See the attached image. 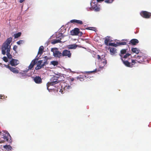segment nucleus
<instances>
[{
  "mask_svg": "<svg viewBox=\"0 0 151 151\" xmlns=\"http://www.w3.org/2000/svg\"><path fill=\"white\" fill-rule=\"evenodd\" d=\"M132 63H131V64L132 65V67H133V66L136 63H137V59H136L135 60H132V62H131Z\"/></svg>",
  "mask_w": 151,
  "mask_h": 151,
  "instance_id": "28",
  "label": "nucleus"
},
{
  "mask_svg": "<svg viewBox=\"0 0 151 151\" xmlns=\"http://www.w3.org/2000/svg\"><path fill=\"white\" fill-rule=\"evenodd\" d=\"M6 55L8 59H12V56L10 53V52H6Z\"/></svg>",
  "mask_w": 151,
  "mask_h": 151,
  "instance_id": "26",
  "label": "nucleus"
},
{
  "mask_svg": "<svg viewBox=\"0 0 151 151\" xmlns=\"http://www.w3.org/2000/svg\"><path fill=\"white\" fill-rule=\"evenodd\" d=\"M104 0H96V1L98 2H100V1H104Z\"/></svg>",
  "mask_w": 151,
  "mask_h": 151,
  "instance_id": "49",
  "label": "nucleus"
},
{
  "mask_svg": "<svg viewBox=\"0 0 151 151\" xmlns=\"http://www.w3.org/2000/svg\"><path fill=\"white\" fill-rule=\"evenodd\" d=\"M62 89H60V92H61L62 93H63L64 92H63V90H62Z\"/></svg>",
  "mask_w": 151,
  "mask_h": 151,
  "instance_id": "46",
  "label": "nucleus"
},
{
  "mask_svg": "<svg viewBox=\"0 0 151 151\" xmlns=\"http://www.w3.org/2000/svg\"><path fill=\"white\" fill-rule=\"evenodd\" d=\"M38 59H35L33 60L31 62L30 65L28 66V70H31L33 67L34 65L37 63V61Z\"/></svg>",
  "mask_w": 151,
  "mask_h": 151,
  "instance_id": "10",
  "label": "nucleus"
},
{
  "mask_svg": "<svg viewBox=\"0 0 151 151\" xmlns=\"http://www.w3.org/2000/svg\"><path fill=\"white\" fill-rule=\"evenodd\" d=\"M50 64L55 66L58 65V62L57 61H52L50 62Z\"/></svg>",
  "mask_w": 151,
  "mask_h": 151,
  "instance_id": "25",
  "label": "nucleus"
},
{
  "mask_svg": "<svg viewBox=\"0 0 151 151\" xmlns=\"http://www.w3.org/2000/svg\"><path fill=\"white\" fill-rule=\"evenodd\" d=\"M122 40L124 42H117V43L120 45H126L127 43V40Z\"/></svg>",
  "mask_w": 151,
  "mask_h": 151,
  "instance_id": "18",
  "label": "nucleus"
},
{
  "mask_svg": "<svg viewBox=\"0 0 151 151\" xmlns=\"http://www.w3.org/2000/svg\"><path fill=\"white\" fill-rule=\"evenodd\" d=\"M140 14L142 17L145 18H149L151 16V13L146 11H142Z\"/></svg>",
  "mask_w": 151,
  "mask_h": 151,
  "instance_id": "5",
  "label": "nucleus"
},
{
  "mask_svg": "<svg viewBox=\"0 0 151 151\" xmlns=\"http://www.w3.org/2000/svg\"><path fill=\"white\" fill-rule=\"evenodd\" d=\"M96 71V69H95L93 71H87L86 72V73L87 74H89L90 73H94Z\"/></svg>",
  "mask_w": 151,
  "mask_h": 151,
  "instance_id": "38",
  "label": "nucleus"
},
{
  "mask_svg": "<svg viewBox=\"0 0 151 151\" xmlns=\"http://www.w3.org/2000/svg\"><path fill=\"white\" fill-rule=\"evenodd\" d=\"M4 141H5L3 140L0 141V143H4Z\"/></svg>",
  "mask_w": 151,
  "mask_h": 151,
  "instance_id": "51",
  "label": "nucleus"
},
{
  "mask_svg": "<svg viewBox=\"0 0 151 151\" xmlns=\"http://www.w3.org/2000/svg\"><path fill=\"white\" fill-rule=\"evenodd\" d=\"M77 78H78V79H79V80L81 81H82V80H83V79L82 78H79V77H78Z\"/></svg>",
  "mask_w": 151,
  "mask_h": 151,
  "instance_id": "44",
  "label": "nucleus"
},
{
  "mask_svg": "<svg viewBox=\"0 0 151 151\" xmlns=\"http://www.w3.org/2000/svg\"><path fill=\"white\" fill-rule=\"evenodd\" d=\"M62 56L70 58L71 56V53L69 50H64L62 52Z\"/></svg>",
  "mask_w": 151,
  "mask_h": 151,
  "instance_id": "6",
  "label": "nucleus"
},
{
  "mask_svg": "<svg viewBox=\"0 0 151 151\" xmlns=\"http://www.w3.org/2000/svg\"><path fill=\"white\" fill-rule=\"evenodd\" d=\"M5 67L9 69L12 72L14 73L17 74L19 73V71L18 70L15 68L9 66V65H5Z\"/></svg>",
  "mask_w": 151,
  "mask_h": 151,
  "instance_id": "8",
  "label": "nucleus"
},
{
  "mask_svg": "<svg viewBox=\"0 0 151 151\" xmlns=\"http://www.w3.org/2000/svg\"><path fill=\"white\" fill-rule=\"evenodd\" d=\"M44 50V47L43 46H41L39 49V51L38 52V54H40L41 55L43 53V51Z\"/></svg>",
  "mask_w": 151,
  "mask_h": 151,
  "instance_id": "23",
  "label": "nucleus"
},
{
  "mask_svg": "<svg viewBox=\"0 0 151 151\" xmlns=\"http://www.w3.org/2000/svg\"><path fill=\"white\" fill-rule=\"evenodd\" d=\"M53 55L55 57L60 58L62 56V53L58 50H56L53 52Z\"/></svg>",
  "mask_w": 151,
  "mask_h": 151,
  "instance_id": "12",
  "label": "nucleus"
},
{
  "mask_svg": "<svg viewBox=\"0 0 151 151\" xmlns=\"http://www.w3.org/2000/svg\"><path fill=\"white\" fill-rule=\"evenodd\" d=\"M19 61L17 60L12 59L10 62V65L12 66H15L19 64Z\"/></svg>",
  "mask_w": 151,
  "mask_h": 151,
  "instance_id": "14",
  "label": "nucleus"
},
{
  "mask_svg": "<svg viewBox=\"0 0 151 151\" xmlns=\"http://www.w3.org/2000/svg\"><path fill=\"white\" fill-rule=\"evenodd\" d=\"M134 57L135 58L137 59V63L140 64L143 63L147 59L146 57L144 55L141 56L135 55Z\"/></svg>",
  "mask_w": 151,
  "mask_h": 151,
  "instance_id": "3",
  "label": "nucleus"
},
{
  "mask_svg": "<svg viewBox=\"0 0 151 151\" xmlns=\"http://www.w3.org/2000/svg\"><path fill=\"white\" fill-rule=\"evenodd\" d=\"M113 1V0H106L105 1V2L107 3H111Z\"/></svg>",
  "mask_w": 151,
  "mask_h": 151,
  "instance_id": "37",
  "label": "nucleus"
},
{
  "mask_svg": "<svg viewBox=\"0 0 151 151\" xmlns=\"http://www.w3.org/2000/svg\"><path fill=\"white\" fill-rule=\"evenodd\" d=\"M131 50L133 52L136 54H138L140 52V50L138 48L136 47L132 48Z\"/></svg>",
  "mask_w": 151,
  "mask_h": 151,
  "instance_id": "19",
  "label": "nucleus"
},
{
  "mask_svg": "<svg viewBox=\"0 0 151 151\" xmlns=\"http://www.w3.org/2000/svg\"><path fill=\"white\" fill-rule=\"evenodd\" d=\"M103 63L105 64H106L107 63L106 60H104V61L103 62Z\"/></svg>",
  "mask_w": 151,
  "mask_h": 151,
  "instance_id": "45",
  "label": "nucleus"
},
{
  "mask_svg": "<svg viewBox=\"0 0 151 151\" xmlns=\"http://www.w3.org/2000/svg\"><path fill=\"white\" fill-rule=\"evenodd\" d=\"M17 47L16 45H14L13 47V49L15 51H16L17 49Z\"/></svg>",
  "mask_w": 151,
  "mask_h": 151,
  "instance_id": "42",
  "label": "nucleus"
},
{
  "mask_svg": "<svg viewBox=\"0 0 151 151\" xmlns=\"http://www.w3.org/2000/svg\"><path fill=\"white\" fill-rule=\"evenodd\" d=\"M109 46H112L114 47H117L118 45L114 43H112V42H110L109 43Z\"/></svg>",
  "mask_w": 151,
  "mask_h": 151,
  "instance_id": "32",
  "label": "nucleus"
},
{
  "mask_svg": "<svg viewBox=\"0 0 151 151\" xmlns=\"http://www.w3.org/2000/svg\"><path fill=\"white\" fill-rule=\"evenodd\" d=\"M71 33L73 35H79V29L78 28H76L72 30Z\"/></svg>",
  "mask_w": 151,
  "mask_h": 151,
  "instance_id": "9",
  "label": "nucleus"
},
{
  "mask_svg": "<svg viewBox=\"0 0 151 151\" xmlns=\"http://www.w3.org/2000/svg\"><path fill=\"white\" fill-rule=\"evenodd\" d=\"M24 42V41L23 40H20L17 42V44L18 45H20V44H22Z\"/></svg>",
  "mask_w": 151,
  "mask_h": 151,
  "instance_id": "35",
  "label": "nucleus"
},
{
  "mask_svg": "<svg viewBox=\"0 0 151 151\" xmlns=\"http://www.w3.org/2000/svg\"><path fill=\"white\" fill-rule=\"evenodd\" d=\"M46 64H47V63L46 61L44 62V63L41 65L42 66V67L43 68L44 66Z\"/></svg>",
  "mask_w": 151,
  "mask_h": 151,
  "instance_id": "41",
  "label": "nucleus"
},
{
  "mask_svg": "<svg viewBox=\"0 0 151 151\" xmlns=\"http://www.w3.org/2000/svg\"><path fill=\"white\" fill-rule=\"evenodd\" d=\"M42 60H40L38 61V65H41V64L42 63Z\"/></svg>",
  "mask_w": 151,
  "mask_h": 151,
  "instance_id": "43",
  "label": "nucleus"
},
{
  "mask_svg": "<svg viewBox=\"0 0 151 151\" xmlns=\"http://www.w3.org/2000/svg\"><path fill=\"white\" fill-rule=\"evenodd\" d=\"M12 38L10 37L6 40L3 44L1 47L2 53L3 55H5L6 52H10L11 49V45L10 44L12 42Z\"/></svg>",
  "mask_w": 151,
  "mask_h": 151,
  "instance_id": "1",
  "label": "nucleus"
},
{
  "mask_svg": "<svg viewBox=\"0 0 151 151\" xmlns=\"http://www.w3.org/2000/svg\"><path fill=\"white\" fill-rule=\"evenodd\" d=\"M139 42L138 40L137 39H134L131 40L129 44H131L133 45H135L138 43Z\"/></svg>",
  "mask_w": 151,
  "mask_h": 151,
  "instance_id": "15",
  "label": "nucleus"
},
{
  "mask_svg": "<svg viewBox=\"0 0 151 151\" xmlns=\"http://www.w3.org/2000/svg\"><path fill=\"white\" fill-rule=\"evenodd\" d=\"M71 88V87L70 86H64V87L63 88V89L64 88V90H67L69 89L70 88Z\"/></svg>",
  "mask_w": 151,
  "mask_h": 151,
  "instance_id": "33",
  "label": "nucleus"
},
{
  "mask_svg": "<svg viewBox=\"0 0 151 151\" xmlns=\"http://www.w3.org/2000/svg\"><path fill=\"white\" fill-rule=\"evenodd\" d=\"M86 29L94 31L96 29V28L94 27H88L86 28Z\"/></svg>",
  "mask_w": 151,
  "mask_h": 151,
  "instance_id": "36",
  "label": "nucleus"
},
{
  "mask_svg": "<svg viewBox=\"0 0 151 151\" xmlns=\"http://www.w3.org/2000/svg\"><path fill=\"white\" fill-rule=\"evenodd\" d=\"M3 147L4 148L7 149L8 151L12 149V147L10 145H4Z\"/></svg>",
  "mask_w": 151,
  "mask_h": 151,
  "instance_id": "24",
  "label": "nucleus"
},
{
  "mask_svg": "<svg viewBox=\"0 0 151 151\" xmlns=\"http://www.w3.org/2000/svg\"><path fill=\"white\" fill-rule=\"evenodd\" d=\"M28 70H26L23 71V72H20V74H21V77L22 78H23L24 77H27L28 76V75L26 73L28 72Z\"/></svg>",
  "mask_w": 151,
  "mask_h": 151,
  "instance_id": "17",
  "label": "nucleus"
},
{
  "mask_svg": "<svg viewBox=\"0 0 151 151\" xmlns=\"http://www.w3.org/2000/svg\"><path fill=\"white\" fill-rule=\"evenodd\" d=\"M3 59L4 61L5 62H8V60L7 58L5 56H4L3 58Z\"/></svg>",
  "mask_w": 151,
  "mask_h": 151,
  "instance_id": "39",
  "label": "nucleus"
},
{
  "mask_svg": "<svg viewBox=\"0 0 151 151\" xmlns=\"http://www.w3.org/2000/svg\"><path fill=\"white\" fill-rule=\"evenodd\" d=\"M21 35V32H19L17 34L14 35V37L15 38H17L20 37Z\"/></svg>",
  "mask_w": 151,
  "mask_h": 151,
  "instance_id": "27",
  "label": "nucleus"
},
{
  "mask_svg": "<svg viewBox=\"0 0 151 151\" xmlns=\"http://www.w3.org/2000/svg\"><path fill=\"white\" fill-rule=\"evenodd\" d=\"M97 58L99 60L101 58V56L99 55H97Z\"/></svg>",
  "mask_w": 151,
  "mask_h": 151,
  "instance_id": "47",
  "label": "nucleus"
},
{
  "mask_svg": "<svg viewBox=\"0 0 151 151\" xmlns=\"http://www.w3.org/2000/svg\"><path fill=\"white\" fill-rule=\"evenodd\" d=\"M131 55V54L129 53H126V54L124 56L123 58H126Z\"/></svg>",
  "mask_w": 151,
  "mask_h": 151,
  "instance_id": "34",
  "label": "nucleus"
},
{
  "mask_svg": "<svg viewBox=\"0 0 151 151\" xmlns=\"http://www.w3.org/2000/svg\"><path fill=\"white\" fill-rule=\"evenodd\" d=\"M82 34L83 33H82V32L79 31V35H78L81 36L82 35Z\"/></svg>",
  "mask_w": 151,
  "mask_h": 151,
  "instance_id": "48",
  "label": "nucleus"
},
{
  "mask_svg": "<svg viewBox=\"0 0 151 151\" xmlns=\"http://www.w3.org/2000/svg\"><path fill=\"white\" fill-rule=\"evenodd\" d=\"M61 42L60 40H54L52 42V43L53 44H55L58 42Z\"/></svg>",
  "mask_w": 151,
  "mask_h": 151,
  "instance_id": "31",
  "label": "nucleus"
},
{
  "mask_svg": "<svg viewBox=\"0 0 151 151\" xmlns=\"http://www.w3.org/2000/svg\"><path fill=\"white\" fill-rule=\"evenodd\" d=\"M68 80L70 82H73L74 80V79L73 78H70L68 79Z\"/></svg>",
  "mask_w": 151,
  "mask_h": 151,
  "instance_id": "40",
  "label": "nucleus"
},
{
  "mask_svg": "<svg viewBox=\"0 0 151 151\" xmlns=\"http://www.w3.org/2000/svg\"><path fill=\"white\" fill-rule=\"evenodd\" d=\"M35 83L37 84H40L42 83V79L41 77L39 76H36L35 77H32Z\"/></svg>",
  "mask_w": 151,
  "mask_h": 151,
  "instance_id": "7",
  "label": "nucleus"
},
{
  "mask_svg": "<svg viewBox=\"0 0 151 151\" xmlns=\"http://www.w3.org/2000/svg\"><path fill=\"white\" fill-rule=\"evenodd\" d=\"M110 48V51L111 55H113L116 53V48L112 47Z\"/></svg>",
  "mask_w": 151,
  "mask_h": 151,
  "instance_id": "20",
  "label": "nucleus"
},
{
  "mask_svg": "<svg viewBox=\"0 0 151 151\" xmlns=\"http://www.w3.org/2000/svg\"><path fill=\"white\" fill-rule=\"evenodd\" d=\"M97 1H93L91 3V9L96 12L99 11L100 10V8L97 5Z\"/></svg>",
  "mask_w": 151,
  "mask_h": 151,
  "instance_id": "4",
  "label": "nucleus"
},
{
  "mask_svg": "<svg viewBox=\"0 0 151 151\" xmlns=\"http://www.w3.org/2000/svg\"><path fill=\"white\" fill-rule=\"evenodd\" d=\"M121 58L122 61L123 63L126 66L130 68L132 67V65L131 64V63L128 61L123 60V57Z\"/></svg>",
  "mask_w": 151,
  "mask_h": 151,
  "instance_id": "11",
  "label": "nucleus"
},
{
  "mask_svg": "<svg viewBox=\"0 0 151 151\" xmlns=\"http://www.w3.org/2000/svg\"><path fill=\"white\" fill-rule=\"evenodd\" d=\"M109 41V38H106L104 40L105 44L107 46L109 45L108 42Z\"/></svg>",
  "mask_w": 151,
  "mask_h": 151,
  "instance_id": "30",
  "label": "nucleus"
},
{
  "mask_svg": "<svg viewBox=\"0 0 151 151\" xmlns=\"http://www.w3.org/2000/svg\"><path fill=\"white\" fill-rule=\"evenodd\" d=\"M127 49H123L122 50L120 51V53L119 55L121 56V58L122 57L123 55L126 53Z\"/></svg>",
  "mask_w": 151,
  "mask_h": 151,
  "instance_id": "21",
  "label": "nucleus"
},
{
  "mask_svg": "<svg viewBox=\"0 0 151 151\" xmlns=\"http://www.w3.org/2000/svg\"><path fill=\"white\" fill-rule=\"evenodd\" d=\"M9 136V137H10V136L9 135V134L8 132H6L5 134H4L3 137H2V138L5 140L6 141L9 142H11V139L9 140V138L8 137Z\"/></svg>",
  "mask_w": 151,
  "mask_h": 151,
  "instance_id": "13",
  "label": "nucleus"
},
{
  "mask_svg": "<svg viewBox=\"0 0 151 151\" xmlns=\"http://www.w3.org/2000/svg\"><path fill=\"white\" fill-rule=\"evenodd\" d=\"M58 78L56 77H53L51 78L50 82H48L47 84V89H48V87L50 86H53L58 83L59 81H58Z\"/></svg>",
  "mask_w": 151,
  "mask_h": 151,
  "instance_id": "2",
  "label": "nucleus"
},
{
  "mask_svg": "<svg viewBox=\"0 0 151 151\" xmlns=\"http://www.w3.org/2000/svg\"><path fill=\"white\" fill-rule=\"evenodd\" d=\"M3 96L1 94H0V99H2V97H3Z\"/></svg>",
  "mask_w": 151,
  "mask_h": 151,
  "instance_id": "52",
  "label": "nucleus"
},
{
  "mask_svg": "<svg viewBox=\"0 0 151 151\" xmlns=\"http://www.w3.org/2000/svg\"><path fill=\"white\" fill-rule=\"evenodd\" d=\"M42 68H43V67H42V66L41 65H37V66L35 68V69L36 70H38L41 69Z\"/></svg>",
  "mask_w": 151,
  "mask_h": 151,
  "instance_id": "29",
  "label": "nucleus"
},
{
  "mask_svg": "<svg viewBox=\"0 0 151 151\" xmlns=\"http://www.w3.org/2000/svg\"><path fill=\"white\" fill-rule=\"evenodd\" d=\"M77 47V45L75 44L71 45H69L68 46V48L69 49H75Z\"/></svg>",
  "mask_w": 151,
  "mask_h": 151,
  "instance_id": "22",
  "label": "nucleus"
},
{
  "mask_svg": "<svg viewBox=\"0 0 151 151\" xmlns=\"http://www.w3.org/2000/svg\"><path fill=\"white\" fill-rule=\"evenodd\" d=\"M70 22L71 23H76L79 24H83L82 21L80 20L73 19L70 20Z\"/></svg>",
  "mask_w": 151,
  "mask_h": 151,
  "instance_id": "16",
  "label": "nucleus"
},
{
  "mask_svg": "<svg viewBox=\"0 0 151 151\" xmlns=\"http://www.w3.org/2000/svg\"><path fill=\"white\" fill-rule=\"evenodd\" d=\"M24 1V0H19V2L20 3H22Z\"/></svg>",
  "mask_w": 151,
  "mask_h": 151,
  "instance_id": "50",
  "label": "nucleus"
}]
</instances>
